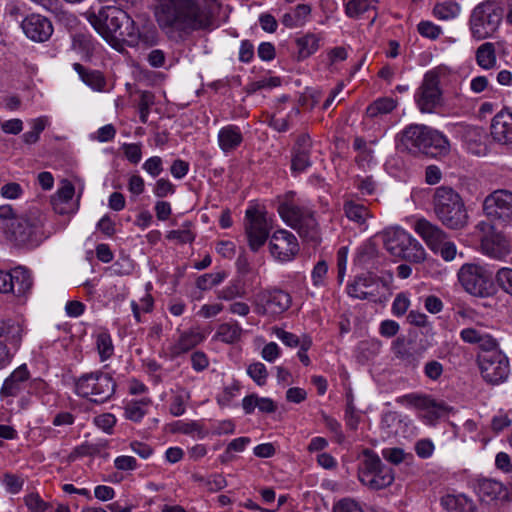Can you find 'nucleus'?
Returning a JSON list of instances; mask_svg holds the SVG:
<instances>
[{
    "mask_svg": "<svg viewBox=\"0 0 512 512\" xmlns=\"http://www.w3.org/2000/svg\"><path fill=\"white\" fill-rule=\"evenodd\" d=\"M410 243L411 235L402 229L387 231L384 235V246L395 257H398L405 245Z\"/></svg>",
    "mask_w": 512,
    "mask_h": 512,
    "instance_id": "nucleus-24",
    "label": "nucleus"
},
{
    "mask_svg": "<svg viewBox=\"0 0 512 512\" xmlns=\"http://www.w3.org/2000/svg\"><path fill=\"white\" fill-rule=\"evenodd\" d=\"M440 69L428 71L415 93V102L422 113H432L442 102Z\"/></svg>",
    "mask_w": 512,
    "mask_h": 512,
    "instance_id": "nucleus-10",
    "label": "nucleus"
},
{
    "mask_svg": "<svg viewBox=\"0 0 512 512\" xmlns=\"http://www.w3.org/2000/svg\"><path fill=\"white\" fill-rule=\"evenodd\" d=\"M225 276L226 274L224 272L201 275L196 280V286L203 291L211 289L213 286L220 284L224 280Z\"/></svg>",
    "mask_w": 512,
    "mask_h": 512,
    "instance_id": "nucleus-42",
    "label": "nucleus"
},
{
    "mask_svg": "<svg viewBox=\"0 0 512 512\" xmlns=\"http://www.w3.org/2000/svg\"><path fill=\"white\" fill-rule=\"evenodd\" d=\"M460 12V7L456 2H443L435 5L433 14L440 20H449L456 17Z\"/></svg>",
    "mask_w": 512,
    "mask_h": 512,
    "instance_id": "nucleus-38",
    "label": "nucleus"
},
{
    "mask_svg": "<svg viewBox=\"0 0 512 512\" xmlns=\"http://www.w3.org/2000/svg\"><path fill=\"white\" fill-rule=\"evenodd\" d=\"M94 422L97 427L110 434L116 424V418L113 414L104 413L95 417Z\"/></svg>",
    "mask_w": 512,
    "mask_h": 512,
    "instance_id": "nucleus-56",
    "label": "nucleus"
},
{
    "mask_svg": "<svg viewBox=\"0 0 512 512\" xmlns=\"http://www.w3.org/2000/svg\"><path fill=\"white\" fill-rule=\"evenodd\" d=\"M508 495L506 488L499 481L492 479H482V500L504 499Z\"/></svg>",
    "mask_w": 512,
    "mask_h": 512,
    "instance_id": "nucleus-29",
    "label": "nucleus"
},
{
    "mask_svg": "<svg viewBox=\"0 0 512 512\" xmlns=\"http://www.w3.org/2000/svg\"><path fill=\"white\" fill-rule=\"evenodd\" d=\"M459 133L467 148L472 154L478 155L480 153V132L477 126L469 124H461L459 126Z\"/></svg>",
    "mask_w": 512,
    "mask_h": 512,
    "instance_id": "nucleus-27",
    "label": "nucleus"
},
{
    "mask_svg": "<svg viewBox=\"0 0 512 512\" xmlns=\"http://www.w3.org/2000/svg\"><path fill=\"white\" fill-rule=\"evenodd\" d=\"M382 456L385 460L397 465L404 460L405 453L401 448H386L382 450Z\"/></svg>",
    "mask_w": 512,
    "mask_h": 512,
    "instance_id": "nucleus-64",
    "label": "nucleus"
},
{
    "mask_svg": "<svg viewBox=\"0 0 512 512\" xmlns=\"http://www.w3.org/2000/svg\"><path fill=\"white\" fill-rule=\"evenodd\" d=\"M278 212L283 221L296 230L305 242L314 246L320 243V227L311 209L293 202H283L278 206Z\"/></svg>",
    "mask_w": 512,
    "mask_h": 512,
    "instance_id": "nucleus-4",
    "label": "nucleus"
},
{
    "mask_svg": "<svg viewBox=\"0 0 512 512\" xmlns=\"http://www.w3.org/2000/svg\"><path fill=\"white\" fill-rule=\"evenodd\" d=\"M443 373V365L436 361H428L424 366V374L431 380H438Z\"/></svg>",
    "mask_w": 512,
    "mask_h": 512,
    "instance_id": "nucleus-61",
    "label": "nucleus"
},
{
    "mask_svg": "<svg viewBox=\"0 0 512 512\" xmlns=\"http://www.w3.org/2000/svg\"><path fill=\"white\" fill-rule=\"evenodd\" d=\"M311 13V7L306 4H298L292 11L282 16L281 23L288 28L302 26Z\"/></svg>",
    "mask_w": 512,
    "mask_h": 512,
    "instance_id": "nucleus-26",
    "label": "nucleus"
},
{
    "mask_svg": "<svg viewBox=\"0 0 512 512\" xmlns=\"http://www.w3.org/2000/svg\"><path fill=\"white\" fill-rule=\"evenodd\" d=\"M496 64L494 45L490 42L482 44V69H489Z\"/></svg>",
    "mask_w": 512,
    "mask_h": 512,
    "instance_id": "nucleus-51",
    "label": "nucleus"
},
{
    "mask_svg": "<svg viewBox=\"0 0 512 512\" xmlns=\"http://www.w3.org/2000/svg\"><path fill=\"white\" fill-rule=\"evenodd\" d=\"M242 334V328L236 322L221 324L217 329V337L225 343H234L238 341Z\"/></svg>",
    "mask_w": 512,
    "mask_h": 512,
    "instance_id": "nucleus-35",
    "label": "nucleus"
},
{
    "mask_svg": "<svg viewBox=\"0 0 512 512\" xmlns=\"http://www.w3.org/2000/svg\"><path fill=\"white\" fill-rule=\"evenodd\" d=\"M46 121L42 118L33 120L32 130L23 134L22 138L26 144H34L39 140L41 132L45 129Z\"/></svg>",
    "mask_w": 512,
    "mask_h": 512,
    "instance_id": "nucleus-45",
    "label": "nucleus"
},
{
    "mask_svg": "<svg viewBox=\"0 0 512 512\" xmlns=\"http://www.w3.org/2000/svg\"><path fill=\"white\" fill-rule=\"evenodd\" d=\"M311 152L293 151L291 169L295 173H301L311 166Z\"/></svg>",
    "mask_w": 512,
    "mask_h": 512,
    "instance_id": "nucleus-43",
    "label": "nucleus"
},
{
    "mask_svg": "<svg viewBox=\"0 0 512 512\" xmlns=\"http://www.w3.org/2000/svg\"><path fill=\"white\" fill-rule=\"evenodd\" d=\"M509 375V360L498 348L496 340L482 334V379L492 385L506 381Z\"/></svg>",
    "mask_w": 512,
    "mask_h": 512,
    "instance_id": "nucleus-6",
    "label": "nucleus"
},
{
    "mask_svg": "<svg viewBox=\"0 0 512 512\" xmlns=\"http://www.w3.org/2000/svg\"><path fill=\"white\" fill-rule=\"evenodd\" d=\"M415 231L425 241L427 246L435 253H438L439 245L447 239L446 233L437 225L422 218L415 223Z\"/></svg>",
    "mask_w": 512,
    "mask_h": 512,
    "instance_id": "nucleus-20",
    "label": "nucleus"
},
{
    "mask_svg": "<svg viewBox=\"0 0 512 512\" xmlns=\"http://www.w3.org/2000/svg\"><path fill=\"white\" fill-rule=\"evenodd\" d=\"M378 0H349L345 4V14L349 18L357 19L365 12L376 10Z\"/></svg>",
    "mask_w": 512,
    "mask_h": 512,
    "instance_id": "nucleus-28",
    "label": "nucleus"
},
{
    "mask_svg": "<svg viewBox=\"0 0 512 512\" xmlns=\"http://www.w3.org/2000/svg\"><path fill=\"white\" fill-rule=\"evenodd\" d=\"M482 208L492 220H508L512 217V193L497 190L485 198Z\"/></svg>",
    "mask_w": 512,
    "mask_h": 512,
    "instance_id": "nucleus-14",
    "label": "nucleus"
},
{
    "mask_svg": "<svg viewBox=\"0 0 512 512\" xmlns=\"http://www.w3.org/2000/svg\"><path fill=\"white\" fill-rule=\"evenodd\" d=\"M458 279L466 292L480 296V267L476 264H464L458 272Z\"/></svg>",
    "mask_w": 512,
    "mask_h": 512,
    "instance_id": "nucleus-22",
    "label": "nucleus"
},
{
    "mask_svg": "<svg viewBox=\"0 0 512 512\" xmlns=\"http://www.w3.org/2000/svg\"><path fill=\"white\" fill-rule=\"evenodd\" d=\"M239 384L238 382H234L232 385L227 386L223 389L221 393L218 394L216 400L217 403L221 407L229 406L232 402L233 398L236 396L237 392L239 391Z\"/></svg>",
    "mask_w": 512,
    "mask_h": 512,
    "instance_id": "nucleus-49",
    "label": "nucleus"
},
{
    "mask_svg": "<svg viewBox=\"0 0 512 512\" xmlns=\"http://www.w3.org/2000/svg\"><path fill=\"white\" fill-rule=\"evenodd\" d=\"M392 351L398 359L406 362L409 365L416 366L417 357L407 347L404 337H398L396 340L393 341Z\"/></svg>",
    "mask_w": 512,
    "mask_h": 512,
    "instance_id": "nucleus-36",
    "label": "nucleus"
},
{
    "mask_svg": "<svg viewBox=\"0 0 512 512\" xmlns=\"http://www.w3.org/2000/svg\"><path fill=\"white\" fill-rule=\"evenodd\" d=\"M154 104V95L149 91H144L140 95L138 109H139V118L141 123L146 124L148 121V115L150 112V107Z\"/></svg>",
    "mask_w": 512,
    "mask_h": 512,
    "instance_id": "nucleus-44",
    "label": "nucleus"
},
{
    "mask_svg": "<svg viewBox=\"0 0 512 512\" xmlns=\"http://www.w3.org/2000/svg\"><path fill=\"white\" fill-rule=\"evenodd\" d=\"M18 217L15 215V211L11 205L0 206V229L6 233V230L10 228V224L14 222V219Z\"/></svg>",
    "mask_w": 512,
    "mask_h": 512,
    "instance_id": "nucleus-48",
    "label": "nucleus"
},
{
    "mask_svg": "<svg viewBox=\"0 0 512 512\" xmlns=\"http://www.w3.org/2000/svg\"><path fill=\"white\" fill-rule=\"evenodd\" d=\"M292 298L282 289H266L259 291L253 297L254 311L262 316H278L289 309Z\"/></svg>",
    "mask_w": 512,
    "mask_h": 512,
    "instance_id": "nucleus-9",
    "label": "nucleus"
},
{
    "mask_svg": "<svg viewBox=\"0 0 512 512\" xmlns=\"http://www.w3.org/2000/svg\"><path fill=\"white\" fill-rule=\"evenodd\" d=\"M3 483L9 493L17 494L21 491L24 481L15 474L6 473L4 474Z\"/></svg>",
    "mask_w": 512,
    "mask_h": 512,
    "instance_id": "nucleus-53",
    "label": "nucleus"
},
{
    "mask_svg": "<svg viewBox=\"0 0 512 512\" xmlns=\"http://www.w3.org/2000/svg\"><path fill=\"white\" fill-rule=\"evenodd\" d=\"M397 149L414 155L422 153L436 157L447 154L450 144L437 130L425 125L411 124L400 133Z\"/></svg>",
    "mask_w": 512,
    "mask_h": 512,
    "instance_id": "nucleus-2",
    "label": "nucleus"
},
{
    "mask_svg": "<svg viewBox=\"0 0 512 512\" xmlns=\"http://www.w3.org/2000/svg\"><path fill=\"white\" fill-rule=\"evenodd\" d=\"M10 278L9 286H12V290L9 293H13L15 296H25L30 292L33 281L30 271L24 267H16L11 272H8Z\"/></svg>",
    "mask_w": 512,
    "mask_h": 512,
    "instance_id": "nucleus-21",
    "label": "nucleus"
},
{
    "mask_svg": "<svg viewBox=\"0 0 512 512\" xmlns=\"http://www.w3.org/2000/svg\"><path fill=\"white\" fill-rule=\"evenodd\" d=\"M320 38L315 34H307L296 39L298 59H306L319 49Z\"/></svg>",
    "mask_w": 512,
    "mask_h": 512,
    "instance_id": "nucleus-30",
    "label": "nucleus"
},
{
    "mask_svg": "<svg viewBox=\"0 0 512 512\" xmlns=\"http://www.w3.org/2000/svg\"><path fill=\"white\" fill-rule=\"evenodd\" d=\"M143 169L151 176L157 177L163 171L162 159L158 156L147 159L143 164Z\"/></svg>",
    "mask_w": 512,
    "mask_h": 512,
    "instance_id": "nucleus-60",
    "label": "nucleus"
},
{
    "mask_svg": "<svg viewBox=\"0 0 512 512\" xmlns=\"http://www.w3.org/2000/svg\"><path fill=\"white\" fill-rule=\"evenodd\" d=\"M25 503L28 508L34 512H44L48 505L44 502L38 494L31 493L26 496Z\"/></svg>",
    "mask_w": 512,
    "mask_h": 512,
    "instance_id": "nucleus-62",
    "label": "nucleus"
},
{
    "mask_svg": "<svg viewBox=\"0 0 512 512\" xmlns=\"http://www.w3.org/2000/svg\"><path fill=\"white\" fill-rule=\"evenodd\" d=\"M409 305H410V301H409L408 297L405 294L400 293L395 297V299L393 301L392 312L396 316H402L408 310Z\"/></svg>",
    "mask_w": 512,
    "mask_h": 512,
    "instance_id": "nucleus-59",
    "label": "nucleus"
},
{
    "mask_svg": "<svg viewBox=\"0 0 512 512\" xmlns=\"http://www.w3.org/2000/svg\"><path fill=\"white\" fill-rule=\"evenodd\" d=\"M399 258L412 263H420L425 259V250L422 245L411 236V243L405 245Z\"/></svg>",
    "mask_w": 512,
    "mask_h": 512,
    "instance_id": "nucleus-33",
    "label": "nucleus"
},
{
    "mask_svg": "<svg viewBox=\"0 0 512 512\" xmlns=\"http://www.w3.org/2000/svg\"><path fill=\"white\" fill-rule=\"evenodd\" d=\"M422 410L425 411L423 418L428 424L433 425L439 418L451 412L453 408L444 401H437L433 398V406L423 407Z\"/></svg>",
    "mask_w": 512,
    "mask_h": 512,
    "instance_id": "nucleus-32",
    "label": "nucleus"
},
{
    "mask_svg": "<svg viewBox=\"0 0 512 512\" xmlns=\"http://www.w3.org/2000/svg\"><path fill=\"white\" fill-rule=\"evenodd\" d=\"M191 222L186 221L181 229L169 231L166 235L168 240H175L180 244L191 243L195 239V234L191 231Z\"/></svg>",
    "mask_w": 512,
    "mask_h": 512,
    "instance_id": "nucleus-40",
    "label": "nucleus"
},
{
    "mask_svg": "<svg viewBox=\"0 0 512 512\" xmlns=\"http://www.w3.org/2000/svg\"><path fill=\"white\" fill-rule=\"evenodd\" d=\"M385 287L386 284L382 278L367 272L354 278L353 282L347 286V293L356 299L378 302Z\"/></svg>",
    "mask_w": 512,
    "mask_h": 512,
    "instance_id": "nucleus-12",
    "label": "nucleus"
},
{
    "mask_svg": "<svg viewBox=\"0 0 512 512\" xmlns=\"http://www.w3.org/2000/svg\"><path fill=\"white\" fill-rule=\"evenodd\" d=\"M149 404V399L133 400L128 402L124 407L125 417L134 422L140 421L146 414Z\"/></svg>",
    "mask_w": 512,
    "mask_h": 512,
    "instance_id": "nucleus-34",
    "label": "nucleus"
},
{
    "mask_svg": "<svg viewBox=\"0 0 512 512\" xmlns=\"http://www.w3.org/2000/svg\"><path fill=\"white\" fill-rule=\"evenodd\" d=\"M397 106L396 100L390 97H383L375 100L366 109V115L369 118H375L379 115L388 114Z\"/></svg>",
    "mask_w": 512,
    "mask_h": 512,
    "instance_id": "nucleus-31",
    "label": "nucleus"
},
{
    "mask_svg": "<svg viewBox=\"0 0 512 512\" xmlns=\"http://www.w3.org/2000/svg\"><path fill=\"white\" fill-rule=\"evenodd\" d=\"M433 209L437 218L450 229H461L468 215L461 196L451 187L440 186L433 195Z\"/></svg>",
    "mask_w": 512,
    "mask_h": 512,
    "instance_id": "nucleus-3",
    "label": "nucleus"
},
{
    "mask_svg": "<svg viewBox=\"0 0 512 512\" xmlns=\"http://www.w3.org/2000/svg\"><path fill=\"white\" fill-rule=\"evenodd\" d=\"M75 188L71 182L66 181L56 192L51 199L60 201L61 203H68L74 196Z\"/></svg>",
    "mask_w": 512,
    "mask_h": 512,
    "instance_id": "nucleus-54",
    "label": "nucleus"
},
{
    "mask_svg": "<svg viewBox=\"0 0 512 512\" xmlns=\"http://www.w3.org/2000/svg\"><path fill=\"white\" fill-rule=\"evenodd\" d=\"M89 22L95 30L116 49L121 48L120 41L135 46L140 39L147 42L146 37L139 34L134 20L123 9L106 6L97 14L89 17Z\"/></svg>",
    "mask_w": 512,
    "mask_h": 512,
    "instance_id": "nucleus-1",
    "label": "nucleus"
},
{
    "mask_svg": "<svg viewBox=\"0 0 512 512\" xmlns=\"http://www.w3.org/2000/svg\"><path fill=\"white\" fill-rule=\"evenodd\" d=\"M247 373L259 386L266 383L268 372L263 363L256 362L249 365Z\"/></svg>",
    "mask_w": 512,
    "mask_h": 512,
    "instance_id": "nucleus-46",
    "label": "nucleus"
},
{
    "mask_svg": "<svg viewBox=\"0 0 512 512\" xmlns=\"http://www.w3.org/2000/svg\"><path fill=\"white\" fill-rule=\"evenodd\" d=\"M274 334L288 347L294 348L297 346H301L302 339H300L297 335L291 332L285 331L282 328L275 327Z\"/></svg>",
    "mask_w": 512,
    "mask_h": 512,
    "instance_id": "nucleus-52",
    "label": "nucleus"
},
{
    "mask_svg": "<svg viewBox=\"0 0 512 512\" xmlns=\"http://www.w3.org/2000/svg\"><path fill=\"white\" fill-rule=\"evenodd\" d=\"M153 192L157 197L164 198L175 192V186L169 180L161 178L156 181Z\"/></svg>",
    "mask_w": 512,
    "mask_h": 512,
    "instance_id": "nucleus-57",
    "label": "nucleus"
},
{
    "mask_svg": "<svg viewBox=\"0 0 512 512\" xmlns=\"http://www.w3.org/2000/svg\"><path fill=\"white\" fill-rule=\"evenodd\" d=\"M418 32L423 37L436 39L441 33V28L430 21H422L418 24Z\"/></svg>",
    "mask_w": 512,
    "mask_h": 512,
    "instance_id": "nucleus-55",
    "label": "nucleus"
},
{
    "mask_svg": "<svg viewBox=\"0 0 512 512\" xmlns=\"http://www.w3.org/2000/svg\"><path fill=\"white\" fill-rule=\"evenodd\" d=\"M21 28L27 38L37 43L48 41L54 31L53 25L48 18L35 13L23 19Z\"/></svg>",
    "mask_w": 512,
    "mask_h": 512,
    "instance_id": "nucleus-15",
    "label": "nucleus"
},
{
    "mask_svg": "<svg viewBox=\"0 0 512 512\" xmlns=\"http://www.w3.org/2000/svg\"><path fill=\"white\" fill-rule=\"evenodd\" d=\"M115 389L116 383L112 376L102 371L83 374L75 381L77 395L97 404L109 400Z\"/></svg>",
    "mask_w": 512,
    "mask_h": 512,
    "instance_id": "nucleus-7",
    "label": "nucleus"
},
{
    "mask_svg": "<svg viewBox=\"0 0 512 512\" xmlns=\"http://www.w3.org/2000/svg\"><path fill=\"white\" fill-rule=\"evenodd\" d=\"M96 345L102 361L107 360L113 355L114 346L108 332H101L97 335Z\"/></svg>",
    "mask_w": 512,
    "mask_h": 512,
    "instance_id": "nucleus-39",
    "label": "nucleus"
},
{
    "mask_svg": "<svg viewBox=\"0 0 512 512\" xmlns=\"http://www.w3.org/2000/svg\"><path fill=\"white\" fill-rule=\"evenodd\" d=\"M244 227L248 245L254 252L266 243L272 228L266 213L256 208L246 210Z\"/></svg>",
    "mask_w": 512,
    "mask_h": 512,
    "instance_id": "nucleus-11",
    "label": "nucleus"
},
{
    "mask_svg": "<svg viewBox=\"0 0 512 512\" xmlns=\"http://www.w3.org/2000/svg\"><path fill=\"white\" fill-rule=\"evenodd\" d=\"M271 255L278 261L292 260L299 252L298 240L291 232L281 229L275 231L269 242Z\"/></svg>",
    "mask_w": 512,
    "mask_h": 512,
    "instance_id": "nucleus-13",
    "label": "nucleus"
},
{
    "mask_svg": "<svg viewBox=\"0 0 512 512\" xmlns=\"http://www.w3.org/2000/svg\"><path fill=\"white\" fill-rule=\"evenodd\" d=\"M358 479L371 490H381L393 483L394 474L390 467L382 463L377 454L367 449L359 467Z\"/></svg>",
    "mask_w": 512,
    "mask_h": 512,
    "instance_id": "nucleus-8",
    "label": "nucleus"
},
{
    "mask_svg": "<svg viewBox=\"0 0 512 512\" xmlns=\"http://www.w3.org/2000/svg\"><path fill=\"white\" fill-rule=\"evenodd\" d=\"M461 502L466 503V496L464 495H446L441 498V505L447 511H458Z\"/></svg>",
    "mask_w": 512,
    "mask_h": 512,
    "instance_id": "nucleus-58",
    "label": "nucleus"
},
{
    "mask_svg": "<svg viewBox=\"0 0 512 512\" xmlns=\"http://www.w3.org/2000/svg\"><path fill=\"white\" fill-rule=\"evenodd\" d=\"M490 135L500 144H512V109L504 107L491 120Z\"/></svg>",
    "mask_w": 512,
    "mask_h": 512,
    "instance_id": "nucleus-16",
    "label": "nucleus"
},
{
    "mask_svg": "<svg viewBox=\"0 0 512 512\" xmlns=\"http://www.w3.org/2000/svg\"><path fill=\"white\" fill-rule=\"evenodd\" d=\"M30 373L26 364L16 368L9 377H7L1 387V397H16L28 386Z\"/></svg>",
    "mask_w": 512,
    "mask_h": 512,
    "instance_id": "nucleus-19",
    "label": "nucleus"
},
{
    "mask_svg": "<svg viewBox=\"0 0 512 512\" xmlns=\"http://www.w3.org/2000/svg\"><path fill=\"white\" fill-rule=\"evenodd\" d=\"M73 69L78 73L80 79L93 90H104L106 80L100 71L87 69L80 63H74Z\"/></svg>",
    "mask_w": 512,
    "mask_h": 512,
    "instance_id": "nucleus-25",
    "label": "nucleus"
},
{
    "mask_svg": "<svg viewBox=\"0 0 512 512\" xmlns=\"http://www.w3.org/2000/svg\"><path fill=\"white\" fill-rule=\"evenodd\" d=\"M343 212L350 221L358 225L365 224L372 217L367 204L354 193L343 196Z\"/></svg>",
    "mask_w": 512,
    "mask_h": 512,
    "instance_id": "nucleus-18",
    "label": "nucleus"
},
{
    "mask_svg": "<svg viewBox=\"0 0 512 512\" xmlns=\"http://www.w3.org/2000/svg\"><path fill=\"white\" fill-rule=\"evenodd\" d=\"M45 217L38 209H30L26 214L14 219L5 236L16 246H38L45 238L43 232Z\"/></svg>",
    "mask_w": 512,
    "mask_h": 512,
    "instance_id": "nucleus-5",
    "label": "nucleus"
},
{
    "mask_svg": "<svg viewBox=\"0 0 512 512\" xmlns=\"http://www.w3.org/2000/svg\"><path fill=\"white\" fill-rule=\"evenodd\" d=\"M511 253V246L502 232L491 231L482 239V254L503 260Z\"/></svg>",
    "mask_w": 512,
    "mask_h": 512,
    "instance_id": "nucleus-17",
    "label": "nucleus"
},
{
    "mask_svg": "<svg viewBox=\"0 0 512 512\" xmlns=\"http://www.w3.org/2000/svg\"><path fill=\"white\" fill-rule=\"evenodd\" d=\"M242 141V132L236 125H227L221 128L218 133L219 146L225 153L235 150L241 145Z\"/></svg>",
    "mask_w": 512,
    "mask_h": 512,
    "instance_id": "nucleus-23",
    "label": "nucleus"
},
{
    "mask_svg": "<svg viewBox=\"0 0 512 512\" xmlns=\"http://www.w3.org/2000/svg\"><path fill=\"white\" fill-rule=\"evenodd\" d=\"M332 512H364V510L354 499L343 498L333 505Z\"/></svg>",
    "mask_w": 512,
    "mask_h": 512,
    "instance_id": "nucleus-47",
    "label": "nucleus"
},
{
    "mask_svg": "<svg viewBox=\"0 0 512 512\" xmlns=\"http://www.w3.org/2000/svg\"><path fill=\"white\" fill-rule=\"evenodd\" d=\"M126 158L133 164H137L142 157L141 145L136 143L125 144L123 146Z\"/></svg>",
    "mask_w": 512,
    "mask_h": 512,
    "instance_id": "nucleus-63",
    "label": "nucleus"
},
{
    "mask_svg": "<svg viewBox=\"0 0 512 512\" xmlns=\"http://www.w3.org/2000/svg\"><path fill=\"white\" fill-rule=\"evenodd\" d=\"M496 281L505 292L512 295V269L503 267L496 273Z\"/></svg>",
    "mask_w": 512,
    "mask_h": 512,
    "instance_id": "nucleus-50",
    "label": "nucleus"
},
{
    "mask_svg": "<svg viewBox=\"0 0 512 512\" xmlns=\"http://www.w3.org/2000/svg\"><path fill=\"white\" fill-rule=\"evenodd\" d=\"M397 403L400 404H409L418 409H422L423 407L433 406V398L427 395H419L415 393L407 394L397 398Z\"/></svg>",
    "mask_w": 512,
    "mask_h": 512,
    "instance_id": "nucleus-41",
    "label": "nucleus"
},
{
    "mask_svg": "<svg viewBox=\"0 0 512 512\" xmlns=\"http://www.w3.org/2000/svg\"><path fill=\"white\" fill-rule=\"evenodd\" d=\"M202 340V337L199 333L190 332L184 333L179 341L173 347V354L178 356L182 353H185L199 344Z\"/></svg>",
    "mask_w": 512,
    "mask_h": 512,
    "instance_id": "nucleus-37",
    "label": "nucleus"
}]
</instances>
